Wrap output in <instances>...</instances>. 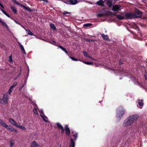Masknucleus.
<instances>
[{"mask_svg":"<svg viewBox=\"0 0 147 147\" xmlns=\"http://www.w3.org/2000/svg\"><path fill=\"white\" fill-rule=\"evenodd\" d=\"M139 116L138 115L135 114L134 115H132L129 116L128 118L130 121L133 124L134 122L136 121L138 119Z\"/></svg>","mask_w":147,"mask_h":147,"instance_id":"nucleus-2","label":"nucleus"},{"mask_svg":"<svg viewBox=\"0 0 147 147\" xmlns=\"http://www.w3.org/2000/svg\"><path fill=\"white\" fill-rule=\"evenodd\" d=\"M9 121L10 122L12 125H15V126L17 127L18 124L13 119L11 118H9Z\"/></svg>","mask_w":147,"mask_h":147,"instance_id":"nucleus-10","label":"nucleus"},{"mask_svg":"<svg viewBox=\"0 0 147 147\" xmlns=\"http://www.w3.org/2000/svg\"><path fill=\"white\" fill-rule=\"evenodd\" d=\"M9 61L11 63H12L13 62L12 61V56L11 55L9 57Z\"/></svg>","mask_w":147,"mask_h":147,"instance_id":"nucleus-35","label":"nucleus"},{"mask_svg":"<svg viewBox=\"0 0 147 147\" xmlns=\"http://www.w3.org/2000/svg\"><path fill=\"white\" fill-rule=\"evenodd\" d=\"M20 25L25 29V28L22 25H21V24Z\"/></svg>","mask_w":147,"mask_h":147,"instance_id":"nucleus-52","label":"nucleus"},{"mask_svg":"<svg viewBox=\"0 0 147 147\" xmlns=\"http://www.w3.org/2000/svg\"><path fill=\"white\" fill-rule=\"evenodd\" d=\"M14 144V140L13 139H11L10 140V147H13Z\"/></svg>","mask_w":147,"mask_h":147,"instance_id":"nucleus-21","label":"nucleus"},{"mask_svg":"<svg viewBox=\"0 0 147 147\" xmlns=\"http://www.w3.org/2000/svg\"><path fill=\"white\" fill-rule=\"evenodd\" d=\"M7 124L2 119H0V125L5 127Z\"/></svg>","mask_w":147,"mask_h":147,"instance_id":"nucleus-13","label":"nucleus"},{"mask_svg":"<svg viewBox=\"0 0 147 147\" xmlns=\"http://www.w3.org/2000/svg\"><path fill=\"white\" fill-rule=\"evenodd\" d=\"M50 43L52 44L57 46L60 49H61L62 50H63L64 52H65L66 54H68V52L63 47H62V46L60 45H56V42L55 41H52L50 42Z\"/></svg>","mask_w":147,"mask_h":147,"instance_id":"nucleus-4","label":"nucleus"},{"mask_svg":"<svg viewBox=\"0 0 147 147\" xmlns=\"http://www.w3.org/2000/svg\"><path fill=\"white\" fill-rule=\"evenodd\" d=\"M11 10L13 11L15 13H17V10L16 9V8L13 6H11Z\"/></svg>","mask_w":147,"mask_h":147,"instance_id":"nucleus-24","label":"nucleus"},{"mask_svg":"<svg viewBox=\"0 0 147 147\" xmlns=\"http://www.w3.org/2000/svg\"><path fill=\"white\" fill-rule=\"evenodd\" d=\"M17 84V82H15L11 86L13 88H14L15 86Z\"/></svg>","mask_w":147,"mask_h":147,"instance_id":"nucleus-39","label":"nucleus"},{"mask_svg":"<svg viewBox=\"0 0 147 147\" xmlns=\"http://www.w3.org/2000/svg\"><path fill=\"white\" fill-rule=\"evenodd\" d=\"M87 57H88L89 58H91L93 60H95V59H94L93 58H92V57L89 56H88Z\"/></svg>","mask_w":147,"mask_h":147,"instance_id":"nucleus-49","label":"nucleus"},{"mask_svg":"<svg viewBox=\"0 0 147 147\" xmlns=\"http://www.w3.org/2000/svg\"><path fill=\"white\" fill-rule=\"evenodd\" d=\"M72 133L73 134V136L75 137L74 139L76 140L77 138L78 137V133L76 132L74 133V131L72 132Z\"/></svg>","mask_w":147,"mask_h":147,"instance_id":"nucleus-23","label":"nucleus"},{"mask_svg":"<svg viewBox=\"0 0 147 147\" xmlns=\"http://www.w3.org/2000/svg\"><path fill=\"white\" fill-rule=\"evenodd\" d=\"M119 63L120 64H122L123 63L122 62L121 60H120L119 61Z\"/></svg>","mask_w":147,"mask_h":147,"instance_id":"nucleus-50","label":"nucleus"},{"mask_svg":"<svg viewBox=\"0 0 147 147\" xmlns=\"http://www.w3.org/2000/svg\"><path fill=\"white\" fill-rule=\"evenodd\" d=\"M11 131H12L14 132H18V130H17L15 129L13 127L12 128Z\"/></svg>","mask_w":147,"mask_h":147,"instance_id":"nucleus-36","label":"nucleus"},{"mask_svg":"<svg viewBox=\"0 0 147 147\" xmlns=\"http://www.w3.org/2000/svg\"><path fill=\"white\" fill-rule=\"evenodd\" d=\"M5 128L7 130L11 131L12 128L13 127L12 126H11L8 125L7 124L5 127Z\"/></svg>","mask_w":147,"mask_h":147,"instance_id":"nucleus-22","label":"nucleus"},{"mask_svg":"<svg viewBox=\"0 0 147 147\" xmlns=\"http://www.w3.org/2000/svg\"><path fill=\"white\" fill-rule=\"evenodd\" d=\"M121 6L119 5H116L113 6L112 10L114 11H119L121 10Z\"/></svg>","mask_w":147,"mask_h":147,"instance_id":"nucleus-7","label":"nucleus"},{"mask_svg":"<svg viewBox=\"0 0 147 147\" xmlns=\"http://www.w3.org/2000/svg\"><path fill=\"white\" fill-rule=\"evenodd\" d=\"M50 26L51 28L53 30H55L56 29V28L54 24H50Z\"/></svg>","mask_w":147,"mask_h":147,"instance_id":"nucleus-31","label":"nucleus"},{"mask_svg":"<svg viewBox=\"0 0 147 147\" xmlns=\"http://www.w3.org/2000/svg\"><path fill=\"white\" fill-rule=\"evenodd\" d=\"M77 0H69L67 1L66 3L69 4L74 5L77 4Z\"/></svg>","mask_w":147,"mask_h":147,"instance_id":"nucleus-8","label":"nucleus"},{"mask_svg":"<svg viewBox=\"0 0 147 147\" xmlns=\"http://www.w3.org/2000/svg\"><path fill=\"white\" fill-rule=\"evenodd\" d=\"M124 113V111L122 107H119L117 110V117L120 119L122 117Z\"/></svg>","mask_w":147,"mask_h":147,"instance_id":"nucleus-1","label":"nucleus"},{"mask_svg":"<svg viewBox=\"0 0 147 147\" xmlns=\"http://www.w3.org/2000/svg\"><path fill=\"white\" fill-rule=\"evenodd\" d=\"M21 74V72H20V73L18 74V75L17 76L16 78L14 79V80H16L20 76Z\"/></svg>","mask_w":147,"mask_h":147,"instance_id":"nucleus-46","label":"nucleus"},{"mask_svg":"<svg viewBox=\"0 0 147 147\" xmlns=\"http://www.w3.org/2000/svg\"><path fill=\"white\" fill-rule=\"evenodd\" d=\"M8 96L6 95H3V98L0 99V102L2 104H5L7 102Z\"/></svg>","mask_w":147,"mask_h":147,"instance_id":"nucleus-3","label":"nucleus"},{"mask_svg":"<svg viewBox=\"0 0 147 147\" xmlns=\"http://www.w3.org/2000/svg\"><path fill=\"white\" fill-rule=\"evenodd\" d=\"M36 134V133L35 132V133H34V135H35V134Z\"/></svg>","mask_w":147,"mask_h":147,"instance_id":"nucleus-53","label":"nucleus"},{"mask_svg":"<svg viewBox=\"0 0 147 147\" xmlns=\"http://www.w3.org/2000/svg\"><path fill=\"white\" fill-rule=\"evenodd\" d=\"M145 78L146 80H147V75L146 74L145 75Z\"/></svg>","mask_w":147,"mask_h":147,"instance_id":"nucleus-51","label":"nucleus"},{"mask_svg":"<svg viewBox=\"0 0 147 147\" xmlns=\"http://www.w3.org/2000/svg\"><path fill=\"white\" fill-rule=\"evenodd\" d=\"M125 16L128 19H131L132 18H134V15L131 14L130 13H125Z\"/></svg>","mask_w":147,"mask_h":147,"instance_id":"nucleus-9","label":"nucleus"},{"mask_svg":"<svg viewBox=\"0 0 147 147\" xmlns=\"http://www.w3.org/2000/svg\"><path fill=\"white\" fill-rule=\"evenodd\" d=\"M11 18L13 20L16 24H17L20 25H21V24L20 23H19L17 21H16V20L13 19Z\"/></svg>","mask_w":147,"mask_h":147,"instance_id":"nucleus-45","label":"nucleus"},{"mask_svg":"<svg viewBox=\"0 0 147 147\" xmlns=\"http://www.w3.org/2000/svg\"><path fill=\"white\" fill-rule=\"evenodd\" d=\"M102 37L105 39L107 40L108 38V37L107 35H105L104 34H103L102 35Z\"/></svg>","mask_w":147,"mask_h":147,"instance_id":"nucleus-37","label":"nucleus"},{"mask_svg":"<svg viewBox=\"0 0 147 147\" xmlns=\"http://www.w3.org/2000/svg\"><path fill=\"white\" fill-rule=\"evenodd\" d=\"M38 110L39 111V112L40 113V114H41L42 115L44 114L43 113V111L42 109H40V110Z\"/></svg>","mask_w":147,"mask_h":147,"instance_id":"nucleus-43","label":"nucleus"},{"mask_svg":"<svg viewBox=\"0 0 147 147\" xmlns=\"http://www.w3.org/2000/svg\"><path fill=\"white\" fill-rule=\"evenodd\" d=\"M18 43L20 46V48L21 49L22 52L24 54H25L26 52L23 46L20 43V42H18Z\"/></svg>","mask_w":147,"mask_h":147,"instance_id":"nucleus-15","label":"nucleus"},{"mask_svg":"<svg viewBox=\"0 0 147 147\" xmlns=\"http://www.w3.org/2000/svg\"><path fill=\"white\" fill-rule=\"evenodd\" d=\"M1 23L2 25L4 26L7 29H8V26H7V25L6 24V23L3 21H2L1 19L0 20V24Z\"/></svg>","mask_w":147,"mask_h":147,"instance_id":"nucleus-19","label":"nucleus"},{"mask_svg":"<svg viewBox=\"0 0 147 147\" xmlns=\"http://www.w3.org/2000/svg\"><path fill=\"white\" fill-rule=\"evenodd\" d=\"M117 17L119 19H121V20H122V19H124V18L123 17L120 15H117Z\"/></svg>","mask_w":147,"mask_h":147,"instance_id":"nucleus-30","label":"nucleus"},{"mask_svg":"<svg viewBox=\"0 0 147 147\" xmlns=\"http://www.w3.org/2000/svg\"><path fill=\"white\" fill-rule=\"evenodd\" d=\"M61 132L62 133H63L64 132V130L63 129V128H62V129H61Z\"/></svg>","mask_w":147,"mask_h":147,"instance_id":"nucleus-47","label":"nucleus"},{"mask_svg":"<svg viewBox=\"0 0 147 147\" xmlns=\"http://www.w3.org/2000/svg\"><path fill=\"white\" fill-rule=\"evenodd\" d=\"M25 30L27 32V33L28 34L30 35H33V34H32V32L31 31H30V30H27L26 29H25Z\"/></svg>","mask_w":147,"mask_h":147,"instance_id":"nucleus-27","label":"nucleus"},{"mask_svg":"<svg viewBox=\"0 0 147 147\" xmlns=\"http://www.w3.org/2000/svg\"><path fill=\"white\" fill-rule=\"evenodd\" d=\"M17 127L24 130H26V128L25 127L20 125H18L17 126Z\"/></svg>","mask_w":147,"mask_h":147,"instance_id":"nucleus-26","label":"nucleus"},{"mask_svg":"<svg viewBox=\"0 0 147 147\" xmlns=\"http://www.w3.org/2000/svg\"><path fill=\"white\" fill-rule=\"evenodd\" d=\"M34 113L35 114H37V110L36 108H34L33 110Z\"/></svg>","mask_w":147,"mask_h":147,"instance_id":"nucleus-40","label":"nucleus"},{"mask_svg":"<svg viewBox=\"0 0 147 147\" xmlns=\"http://www.w3.org/2000/svg\"><path fill=\"white\" fill-rule=\"evenodd\" d=\"M134 18L140 17L142 15L141 12L138 10H136L134 14Z\"/></svg>","mask_w":147,"mask_h":147,"instance_id":"nucleus-6","label":"nucleus"},{"mask_svg":"<svg viewBox=\"0 0 147 147\" xmlns=\"http://www.w3.org/2000/svg\"><path fill=\"white\" fill-rule=\"evenodd\" d=\"M96 16L98 17H102L104 16L105 14L102 13H101L97 14Z\"/></svg>","mask_w":147,"mask_h":147,"instance_id":"nucleus-29","label":"nucleus"},{"mask_svg":"<svg viewBox=\"0 0 147 147\" xmlns=\"http://www.w3.org/2000/svg\"><path fill=\"white\" fill-rule=\"evenodd\" d=\"M138 104L140 106H142L143 104V103L142 102V100L141 101H139L138 102Z\"/></svg>","mask_w":147,"mask_h":147,"instance_id":"nucleus-44","label":"nucleus"},{"mask_svg":"<svg viewBox=\"0 0 147 147\" xmlns=\"http://www.w3.org/2000/svg\"><path fill=\"white\" fill-rule=\"evenodd\" d=\"M83 53L84 54V56L88 57V55L87 54V53H86V51H83Z\"/></svg>","mask_w":147,"mask_h":147,"instance_id":"nucleus-34","label":"nucleus"},{"mask_svg":"<svg viewBox=\"0 0 147 147\" xmlns=\"http://www.w3.org/2000/svg\"><path fill=\"white\" fill-rule=\"evenodd\" d=\"M1 10L2 11L3 13L6 16L9 18H11V17L5 11L2 9H1Z\"/></svg>","mask_w":147,"mask_h":147,"instance_id":"nucleus-25","label":"nucleus"},{"mask_svg":"<svg viewBox=\"0 0 147 147\" xmlns=\"http://www.w3.org/2000/svg\"><path fill=\"white\" fill-rule=\"evenodd\" d=\"M96 4L99 6H104V2L102 0H100L97 2Z\"/></svg>","mask_w":147,"mask_h":147,"instance_id":"nucleus-17","label":"nucleus"},{"mask_svg":"<svg viewBox=\"0 0 147 147\" xmlns=\"http://www.w3.org/2000/svg\"><path fill=\"white\" fill-rule=\"evenodd\" d=\"M0 6L1 7L3 8H4V7L3 5L1 3H0Z\"/></svg>","mask_w":147,"mask_h":147,"instance_id":"nucleus-48","label":"nucleus"},{"mask_svg":"<svg viewBox=\"0 0 147 147\" xmlns=\"http://www.w3.org/2000/svg\"><path fill=\"white\" fill-rule=\"evenodd\" d=\"M24 8L25 9H26L29 11H31V9H30V8L26 7L25 6H24Z\"/></svg>","mask_w":147,"mask_h":147,"instance_id":"nucleus-41","label":"nucleus"},{"mask_svg":"<svg viewBox=\"0 0 147 147\" xmlns=\"http://www.w3.org/2000/svg\"><path fill=\"white\" fill-rule=\"evenodd\" d=\"M91 25V24L90 23H87L85 24L84 25V26L85 27H88L90 26Z\"/></svg>","mask_w":147,"mask_h":147,"instance_id":"nucleus-38","label":"nucleus"},{"mask_svg":"<svg viewBox=\"0 0 147 147\" xmlns=\"http://www.w3.org/2000/svg\"><path fill=\"white\" fill-rule=\"evenodd\" d=\"M107 5L109 7H111L112 4V1L111 0H105Z\"/></svg>","mask_w":147,"mask_h":147,"instance_id":"nucleus-11","label":"nucleus"},{"mask_svg":"<svg viewBox=\"0 0 147 147\" xmlns=\"http://www.w3.org/2000/svg\"><path fill=\"white\" fill-rule=\"evenodd\" d=\"M13 88L11 86H10V88L8 90V92H7V94H9V95H11V92L13 91Z\"/></svg>","mask_w":147,"mask_h":147,"instance_id":"nucleus-20","label":"nucleus"},{"mask_svg":"<svg viewBox=\"0 0 147 147\" xmlns=\"http://www.w3.org/2000/svg\"><path fill=\"white\" fill-rule=\"evenodd\" d=\"M83 62L85 64L88 65H93V63H92L91 62H89L88 61H83Z\"/></svg>","mask_w":147,"mask_h":147,"instance_id":"nucleus-28","label":"nucleus"},{"mask_svg":"<svg viewBox=\"0 0 147 147\" xmlns=\"http://www.w3.org/2000/svg\"><path fill=\"white\" fill-rule=\"evenodd\" d=\"M69 147H75V143L74 142L72 138L71 139V142L70 144Z\"/></svg>","mask_w":147,"mask_h":147,"instance_id":"nucleus-18","label":"nucleus"},{"mask_svg":"<svg viewBox=\"0 0 147 147\" xmlns=\"http://www.w3.org/2000/svg\"><path fill=\"white\" fill-rule=\"evenodd\" d=\"M66 134L68 135L70 134V130L67 125H66L65 127Z\"/></svg>","mask_w":147,"mask_h":147,"instance_id":"nucleus-12","label":"nucleus"},{"mask_svg":"<svg viewBox=\"0 0 147 147\" xmlns=\"http://www.w3.org/2000/svg\"><path fill=\"white\" fill-rule=\"evenodd\" d=\"M57 125L59 129H62L63 128L61 125L59 123H57Z\"/></svg>","mask_w":147,"mask_h":147,"instance_id":"nucleus-32","label":"nucleus"},{"mask_svg":"<svg viewBox=\"0 0 147 147\" xmlns=\"http://www.w3.org/2000/svg\"><path fill=\"white\" fill-rule=\"evenodd\" d=\"M40 146L37 144L35 141H33L31 144V147H39Z\"/></svg>","mask_w":147,"mask_h":147,"instance_id":"nucleus-14","label":"nucleus"},{"mask_svg":"<svg viewBox=\"0 0 147 147\" xmlns=\"http://www.w3.org/2000/svg\"><path fill=\"white\" fill-rule=\"evenodd\" d=\"M70 58H71V59L73 61H81V60H78V59L75 58H74V57H70Z\"/></svg>","mask_w":147,"mask_h":147,"instance_id":"nucleus-33","label":"nucleus"},{"mask_svg":"<svg viewBox=\"0 0 147 147\" xmlns=\"http://www.w3.org/2000/svg\"><path fill=\"white\" fill-rule=\"evenodd\" d=\"M132 123L130 121L129 119L127 117L126 119H125L123 122V126L126 127L130 125Z\"/></svg>","mask_w":147,"mask_h":147,"instance_id":"nucleus-5","label":"nucleus"},{"mask_svg":"<svg viewBox=\"0 0 147 147\" xmlns=\"http://www.w3.org/2000/svg\"><path fill=\"white\" fill-rule=\"evenodd\" d=\"M40 116L44 120V121L46 122H48L47 117L45 116L44 114L42 115L41 114H40Z\"/></svg>","mask_w":147,"mask_h":147,"instance_id":"nucleus-16","label":"nucleus"},{"mask_svg":"<svg viewBox=\"0 0 147 147\" xmlns=\"http://www.w3.org/2000/svg\"><path fill=\"white\" fill-rule=\"evenodd\" d=\"M63 14L64 15H66L67 14H71V12H67L66 11H65L64 12Z\"/></svg>","mask_w":147,"mask_h":147,"instance_id":"nucleus-42","label":"nucleus"}]
</instances>
